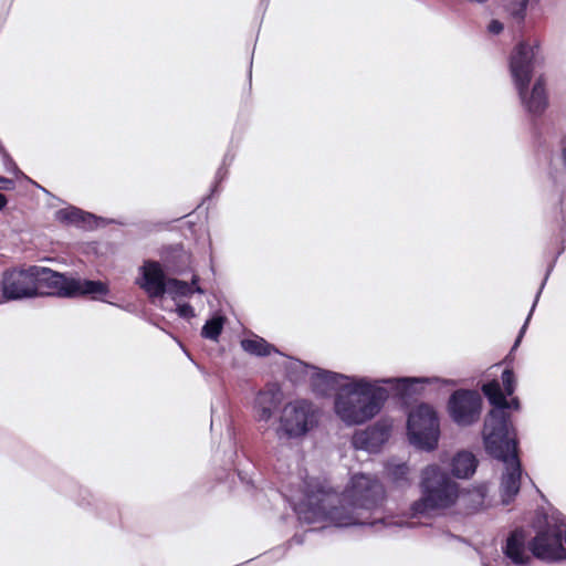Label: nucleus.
Wrapping results in <instances>:
<instances>
[{
    "instance_id": "f257e3e1",
    "label": "nucleus",
    "mask_w": 566,
    "mask_h": 566,
    "mask_svg": "<svg viewBox=\"0 0 566 566\" xmlns=\"http://www.w3.org/2000/svg\"><path fill=\"white\" fill-rule=\"evenodd\" d=\"M385 489L374 475L352 476L342 495L319 483L306 482L304 497L294 506L306 524L328 521L337 527L369 526L375 531L398 526L381 514Z\"/></svg>"
},
{
    "instance_id": "f03ea898",
    "label": "nucleus",
    "mask_w": 566,
    "mask_h": 566,
    "mask_svg": "<svg viewBox=\"0 0 566 566\" xmlns=\"http://www.w3.org/2000/svg\"><path fill=\"white\" fill-rule=\"evenodd\" d=\"M441 382L454 386V380L438 377H397L369 379L356 377L344 386L343 392H337L334 399V410L347 426L363 424L375 418L389 398V391L382 385H389L399 397H410L418 394L417 386Z\"/></svg>"
},
{
    "instance_id": "7ed1b4c3",
    "label": "nucleus",
    "mask_w": 566,
    "mask_h": 566,
    "mask_svg": "<svg viewBox=\"0 0 566 566\" xmlns=\"http://www.w3.org/2000/svg\"><path fill=\"white\" fill-rule=\"evenodd\" d=\"M538 51L537 44L530 45L521 42L512 51L509 63L511 77L521 104L534 117L541 116L548 105L545 80L542 75L535 80L532 90L528 91Z\"/></svg>"
},
{
    "instance_id": "20e7f679",
    "label": "nucleus",
    "mask_w": 566,
    "mask_h": 566,
    "mask_svg": "<svg viewBox=\"0 0 566 566\" xmlns=\"http://www.w3.org/2000/svg\"><path fill=\"white\" fill-rule=\"evenodd\" d=\"M420 486L421 497L410 507L412 516L449 509L455 504L460 495L458 483L438 465H428L421 471Z\"/></svg>"
},
{
    "instance_id": "39448f33",
    "label": "nucleus",
    "mask_w": 566,
    "mask_h": 566,
    "mask_svg": "<svg viewBox=\"0 0 566 566\" xmlns=\"http://www.w3.org/2000/svg\"><path fill=\"white\" fill-rule=\"evenodd\" d=\"M35 297L57 296L73 298L83 295H106L108 286L102 281L67 276L46 266L32 265Z\"/></svg>"
},
{
    "instance_id": "423d86ee",
    "label": "nucleus",
    "mask_w": 566,
    "mask_h": 566,
    "mask_svg": "<svg viewBox=\"0 0 566 566\" xmlns=\"http://www.w3.org/2000/svg\"><path fill=\"white\" fill-rule=\"evenodd\" d=\"M482 438L486 453L494 459L517 453L516 429L501 409H491L485 416Z\"/></svg>"
},
{
    "instance_id": "0eeeda50",
    "label": "nucleus",
    "mask_w": 566,
    "mask_h": 566,
    "mask_svg": "<svg viewBox=\"0 0 566 566\" xmlns=\"http://www.w3.org/2000/svg\"><path fill=\"white\" fill-rule=\"evenodd\" d=\"M407 434L409 442L419 450L432 451L438 447L439 417L431 405L422 402L409 412Z\"/></svg>"
},
{
    "instance_id": "6e6552de",
    "label": "nucleus",
    "mask_w": 566,
    "mask_h": 566,
    "mask_svg": "<svg viewBox=\"0 0 566 566\" xmlns=\"http://www.w3.org/2000/svg\"><path fill=\"white\" fill-rule=\"evenodd\" d=\"M275 430L279 440H293L305 437L318 419L314 405L306 399H297L286 403L279 419Z\"/></svg>"
},
{
    "instance_id": "1a4fd4ad",
    "label": "nucleus",
    "mask_w": 566,
    "mask_h": 566,
    "mask_svg": "<svg viewBox=\"0 0 566 566\" xmlns=\"http://www.w3.org/2000/svg\"><path fill=\"white\" fill-rule=\"evenodd\" d=\"M564 527L565 518L560 514L553 515L528 543L533 557L547 563L566 559Z\"/></svg>"
},
{
    "instance_id": "9d476101",
    "label": "nucleus",
    "mask_w": 566,
    "mask_h": 566,
    "mask_svg": "<svg viewBox=\"0 0 566 566\" xmlns=\"http://www.w3.org/2000/svg\"><path fill=\"white\" fill-rule=\"evenodd\" d=\"M482 397L473 389H457L448 399L447 410L451 420L459 427H470L480 420Z\"/></svg>"
},
{
    "instance_id": "9b49d317",
    "label": "nucleus",
    "mask_w": 566,
    "mask_h": 566,
    "mask_svg": "<svg viewBox=\"0 0 566 566\" xmlns=\"http://www.w3.org/2000/svg\"><path fill=\"white\" fill-rule=\"evenodd\" d=\"M33 268L17 266L2 273L0 291L4 301H20L35 297Z\"/></svg>"
},
{
    "instance_id": "f8f14e48",
    "label": "nucleus",
    "mask_w": 566,
    "mask_h": 566,
    "mask_svg": "<svg viewBox=\"0 0 566 566\" xmlns=\"http://www.w3.org/2000/svg\"><path fill=\"white\" fill-rule=\"evenodd\" d=\"M528 543L526 532L522 527L511 531L501 546L503 564L505 566H528L533 556Z\"/></svg>"
},
{
    "instance_id": "ddd939ff",
    "label": "nucleus",
    "mask_w": 566,
    "mask_h": 566,
    "mask_svg": "<svg viewBox=\"0 0 566 566\" xmlns=\"http://www.w3.org/2000/svg\"><path fill=\"white\" fill-rule=\"evenodd\" d=\"M504 464V471L500 480V496L504 505L511 504L521 489V478L523 473L522 463L517 453L496 458Z\"/></svg>"
},
{
    "instance_id": "4468645a",
    "label": "nucleus",
    "mask_w": 566,
    "mask_h": 566,
    "mask_svg": "<svg viewBox=\"0 0 566 566\" xmlns=\"http://www.w3.org/2000/svg\"><path fill=\"white\" fill-rule=\"evenodd\" d=\"M355 376H347L336 371L313 367L310 377L312 390L319 396H327L331 391L343 392L344 386L355 379Z\"/></svg>"
},
{
    "instance_id": "2eb2a0df",
    "label": "nucleus",
    "mask_w": 566,
    "mask_h": 566,
    "mask_svg": "<svg viewBox=\"0 0 566 566\" xmlns=\"http://www.w3.org/2000/svg\"><path fill=\"white\" fill-rule=\"evenodd\" d=\"M142 282L140 287L149 297H161L167 292L169 277L166 276L158 261L147 260L140 268Z\"/></svg>"
},
{
    "instance_id": "dca6fc26",
    "label": "nucleus",
    "mask_w": 566,
    "mask_h": 566,
    "mask_svg": "<svg viewBox=\"0 0 566 566\" xmlns=\"http://www.w3.org/2000/svg\"><path fill=\"white\" fill-rule=\"evenodd\" d=\"M283 399V392L277 384L268 385L260 390L254 400V408L259 421L268 422Z\"/></svg>"
},
{
    "instance_id": "f3484780",
    "label": "nucleus",
    "mask_w": 566,
    "mask_h": 566,
    "mask_svg": "<svg viewBox=\"0 0 566 566\" xmlns=\"http://www.w3.org/2000/svg\"><path fill=\"white\" fill-rule=\"evenodd\" d=\"M55 220L64 224L75 226L83 230H93L99 226V221L103 219L72 206L55 211Z\"/></svg>"
},
{
    "instance_id": "a211bd4d",
    "label": "nucleus",
    "mask_w": 566,
    "mask_h": 566,
    "mask_svg": "<svg viewBox=\"0 0 566 566\" xmlns=\"http://www.w3.org/2000/svg\"><path fill=\"white\" fill-rule=\"evenodd\" d=\"M389 438V429L384 426L369 427L366 430L355 433L353 446L357 450L377 452Z\"/></svg>"
},
{
    "instance_id": "6ab92c4d",
    "label": "nucleus",
    "mask_w": 566,
    "mask_h": 566,
    "mask_svg": "<svg viewBox=\"0 0 566 566\" xmlns=\"http://www.w3.org/2000/svg\"><path fill=\"white\" fill-rule=\"evenodd\" d=\"M476 468L478 459L472 452L460 451L452 459L451 472L455 478L469 479L474 474Z\"/></svg>"
},
{
    "instance_id": "aec40b11",
    "label": "nucleus",
    "mask_w": 566,
    "mask_h": 566,
    "mask_svg": "<svg viewBox=\"0 0 566 566\" xmlns=\"http://www.w3.org/2000/svg\"><path fill=\"white\" fill-rule=\"evenodd\" d=\"M198 283L199 276L197 274L192 275L190 283L178 279H169L166 294H169L172 298L188 297L193 293L205 294V290Z\"/></svg>"
},
{
    "instance_id": "412c9836",
    "label": "nucleus",
    "mask_w": 566,
    "mask_h": 566,
    "mask_svg": "<svg viewBox=\"0 0 566 566\" xmlns=\"http://www.w3.org/2000/svg\"><path fill=\"white\" fill-rule=\"evenodd\" d=\"M564 251H565V247H564V244L562 243V244H560V247H559V249L557 250L556 254L554 255V258L552 259V261L548 263L547 269H546L545 276H544V279H543V281H542V283H541V286H539V289H538V291H537V293H536V295H535V298H534L533 305H532V307H531V311H530V313H528V315H527V317H526V319H525V322H524L523 326L521 327V329H520V332H518V335H517V337H516V339H515V342H514V345H513V347H512V350H514V349H516V348L518 347V345H520V343H521V340H522V338H523V336H524V334H525V332H526V328H527V326H528V323H530V319H531V317H532V315H533V312H534V310H535V306H536V304H537V302H538V300H539V296H541V294H542V292H543V289L545 287V284H546V282H547V280H548V277H549L551 273L553 272V270H554V268H555V264H556V262H557L558 258L562 255V253H563Z\"/></svg>"
},
{
    "instance_id": "4be33fe9",
    "label": "nucleus",
    "mask_w": 566,
    "mask_h": 566,
    "mask_svg": "<svg viewBox=\"0 0 566 566\" xmlns=\"http://www.w3.org/2000/svg\"><path fill=\"white\" fill-rule=\"evenodd\" d=\"M241 347L245 353L256 357H266L272 353L281 354L274 345L258 335L242 339Z\"/></svg>"
},
{
    "instance_id": "5701e85b",
    "label": "nucleus",
    "mask_w": 566,
    "mask_h": 566,
    "mask_svg": "<svg viewBox=\"0 0 566 566\" xmlns=\"http://www.w3.org/2000/svg\"><path fill=\"white\" fill-rule=\"evenodd\" d=\"M313 365H308L300 359H290L285 365V376L294 386L304 384L307 379L308 369L313 370Z\"/></svg>"
},
{
    "instance_id": "b1692460",
    "label": "nucleus",
    "mask_w": 566,
    "mask_h": 566,
    "mask_svg": "<svg viewBox=\"0 0 566 566\" xmlns=\"http://www.w3.org/2000/svg\"><path fill=\"white\" fill-rule=\"evenodd\" d=\"M488 492V485L485 483H482L473 488L472 490H468L465 493H460L459 499L468 509L472 511H478L484 506Z\"/></svg>"
},
{
    "instance_id": "393cba45",
    "label": "nucleus",
    "mask_w": 566,
    "mask_h": 566,
    "mask_svg": "<svg viewBox=\"0 0 566 566\" xmlns=\"http://www.w3.org/2000/svg\"><path fill=\"white\" fill-rule=\"evenodd\" d=\"M481 390L492 406V409H501L503 411V405H506L507 396L496 379L484 382Z\"/></svg>"
},
{
    "instance_id": "a878e982",
    "label": "nucleus",
    "mask_w": 566,
    "mask_h": 566,
    "mask_svg": "<svg viewBox=\"0 0 566 566\" xmlns=\"http://www.w3.org/2000/svg\"><path fill=\"white\" fill-rule=\"evenodd\" d=\"M224 317L222 315H213L207 319L201 328V336L206 339L217 342L223 331Z\"/></svg>"
},
{
    "instance_id": "bb28decb",
    "label": "nucleus",
    "mask_w": 566,
    "mask_h": 566,
    "mask_svg": "<svg viewBox=\"0 0 566 566\" xmlns=\"http://www.w3.org/2000/svg\"><path fill=\"white\" fill-rule=\"evenodd\" d=\"M530 0H509L506 10L517 22L524 21Z\"/></svg>"
},
{
    "instance_id": "cd10ccee",
    "label": "nucleus",
    "mask_w": 566,
    "mask_h": 566,
    "mask_svg": "<svg viewBox=\"0 0 566 566\" xmlns=\"http://www.w3.org/2000/svg\"><path fill=\"white\" fill-rule=\"evenodd\" d=\"M501 380L503 384V391L506 394L507 397L513 396L515 389H516V378L513 369L505 368L502 371Z\"/></svg>"
},
{
    "instance_id": "c85d7f7f",
    "label": "nucleus",
    "mask_w": 566,
    "mask_h": 566,
    "mask_svg": "<svg viewBox=\"0 0 566 566\" xmlns=\"http://www.w3.org/2000/svg\"><path fill=\"white\" fill-rule=\"evenodd\" d=\"M409 467L406 463L397 464L391 470V478L398 486H403L408 483Z\"/></svg>"
},
{
    "instance_id": "c756f323",
    "label": "nucleus",
    "mask_w": 566,
    "mask_h": 566,
    "mask_svg": "<svg viewBox=\"0 0 566 566\" xmlns=\"http://www.w3.org/2000/svg\"><path fill=\"white\" fill-rule=\"evenodd\" d=\"M228 176V168L227 166H223L221 165L217 172H216V177H214V184L211 188V193L208 196V198L212 197L214 193H218L219 192V184H221Z\"/></svg>"
},
{
    "instance_id": "7c9ffc66",
    "label": "nucleus",
    "mask_w": 566,
    "mask_h": 566,
    "mask_svg": "<svg viewBox=\"0 0 566 566\" xmlns=\"http://www.w3.org/2000/svg\"><path fill=\"white\" fill-rule=\"evenodd\" d=\"M0 155L2 157V163L7 171L12 174H18L20 170L14 163V160L11 158V156L7 153L6 148L2 147V150H0Z\"/></svg>"
},
{
    "instance_id": "2f4dec72",
    "label": "nucleus",
    "mask_w": 566,
    "mask_h": 566,
    "mask_svg": "<svg viewBox=\"0 0 566 566\" xmlns=\"http://www.w3.org/2000/svg\"><path fill=\"white\" fill-rule=\"evenodd\" d=\"M327 527L324 526V527H321V528H310L307 530L306 532L302 533V534H295L293 535V537L289 541L287 545L291 546L293 544H296V545H302L304 542H305V536L307 534H311V533H316V532H323L325 531Z\"/></svg>"
},
{
    "instance_id": "473e14b6",
    "label": "nucleus",
    "mask_w": 566,
    "mask_h": 566,
    "mask_svg": "<svg viewBox=\"0 0 566 566\" xmlns=\"http://www.w3.org/2000/svg\"><path fill=\"white\" fill-rule=\"evenodd\" d=\"M520 409H521L520 399L517 397L511 396L510 400L506 399V405L505 403L503 405V416L511 417V415L509 413V410L518 411Z\"/></svg>"
},
{
    "instance_id": "72a5a7b5",
    "label": "nucleus",
    "mask_w": 566,
    "mask_h": 566,
    "mask_svg": "<svg viewBox=\"0 0 566 566\" xmlns=\"http://www.w3.org/2000/svg\"><path fill=\"white\" fill-rule=\"evenodd\" d=\"M177 313L181 318H192L195 317V310L189 303L179 304L177 306Z\"/></svg>"
},
{
    "instance_id": "f704fd0d",
    "label": "nucleus",
    "mask_w": 566,
    "mask_h": 566,
    "mask_svg": "<svg viewBox=\"0 0 566 566\" xmlns=\"http://www.w3.org/2000/svg\"><path fill=\"white\" fill-rule=\"evenodd\" d=\"M504 29V25L501 21L493 19L488 25V31L492 34H500Z\"/></svg>"
},
{
    "instance_id": "c9c22d12",
    "label": "nucleus",
    "mask_w": 566,
    "mask_h": 566,
    "mask_svg": "<svg viewBox=\"0 0 566 566\" xmlns=\"http://www.w3.org/2000/svg\"><path fill=\"white\" fill-rule=\"evenodd\" d=\"M14 187L15 184L12 179L0 176V190H12Z\"/></svg>"
},
{
    "instance_id": "e433bc0d",
    "label": "nucleus",
    "mask_w": 566,
    "mask_h": 566,
    "mask_svg": "<svg viewBox=\"0 0 566 566\" xmlns=\"http://www.w3.org/2000/svg\"><path fill=\"white\" fill-rule=\"evenodd\" d=\"M285 553H286V548L285 547H277V548L273 549L272 552H270L264 557L265 558H270L271 556H275L276 558H281V557L284 556Z\"/></svg>"
},
{
    "instance_id": "4c0bfd02",
    "label": "nucleus",
    "mask_w": 566,
    "mask_h": 566,
    "mask_svg": "<svg viewBox=\"0 0 566 566\" xmlns=\"http://www.w3.org/2000/svg\"><path fill=\"white\" fill-rule=\"evenodd\" d=\"M80 493H83L82 500L78 501L80 505H91V501H88L86 497H92L88 490H80Z\"/></svg>"
},
{
    "instance_id": "58836bf2",
    "label": "nucleus",
    "mask_w": 566,
    "mask_h": 566,
    "mask_svg": "<svg viewBox=\"0 0 566 566\" xmlns=\"http://www.w3.org/2000/svg\"><path fill=\"white\" fill-rule=\"evenodd\" d=\"M233 159H234V155H233V154H231L230 151H228V153L224 155V157H223V159H222V164H221V165L227 166V168H228V167L232 164Z\"/></svg>"
},
{
    "instance_id": "ea45409f",
    "label": "nucleus",
    "mask_w": 566,
    "mask_h": 566,
    "mask_svg": "<svg viewBox=\"0 0 566 566\" xmlns=\"http://www.w3.org/2000/svg\"><path fill=\"white\" fill-rule=\"evenodd\" d=\"M8 205V198L6 195L0 192V211L3 210Z\"/></svg>"
},
{
    "instance_id": "a19ab883",
    "label": "nucleus",
    "mask_w": 566,
    "mask_h": 566,
    "mask_svg": "<svg viewBox=\"0 0 566 566\" xmlns=\"http://www.w3.org/2000/svg\"><path fill=\"white\" fill-rule=\"evenodd\" d=\"M238 476L241 480L242 483H245L247 485H252V481L250 479H247L242 472H238Z\"/></svg>"
},
{
    "instance_id": "79ce46f5",
    "label": "nucleus",
    "mask_w": 566,
    "mask_h": 566,
    "mask_svg": "<svg viewBox=\"0 0 566 566\" xmlns=\"http://www.w3.org/2000/svg\"><path fill=\"white\" fill-rule=\"evenodd\" d=\"M446 537L449 538V539H457V541H460V542H463L464 539L461 537V536H458V535H453L449 532H447L446 534Z\"/></svg>"
},
{
    "instance_id": "37998d69",
    "label": "nucleus",
    "mask_w": 566,
    "mask_h": 566,
    "mask_svg": "<svg viewBox=\"0 0 566 566\" xmlns=\"http://www.w3.org/2000/svg\"><path fill=\"white\" fill-rule=\"evenodd\" d=\"M481 565L482 566H492L491 563L483 555H481Z\"/></svg>"
},
{
    "instance_id": "c03bdc74",
    "label": "nucleus",
    "mask_w": 566,
    "mask_h": 566,
    "mask_svg": "<svg viewBox=\"0 0 566 566\" xmlns=\"http://www.w3.org/2000/svg\"><path fill=\"white\" fill-rule=\"evenodd\" d=\"M3 145L0 143V150H2Z\"/></svg>"
}]
</instances>
